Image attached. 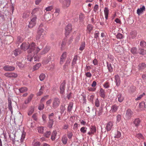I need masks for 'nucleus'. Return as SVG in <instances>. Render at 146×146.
I'll return each mask as SVG.
<instances>
[{
  "label": "nucleus",
  "mask_w": 146,
  "mask_h": 146,
  "mask_svg": "<svg viewBox=\"0 0 146 146\" xmlns=\"http://www.w3.org/2000/svg\"><path fill=\"white\" fill-rule=\"evenodd\" d=\"M42 9L40 8H36L34 9L32 11L31 14L32 15L35 14L36 15H39L42 13Z\"/></svg>",
  "instance_id": "423d86ee"
},
{
  "label": "nucleus",
  "mask_w": 146,
  "mask_h": 146,
  "mask_svg": "<svg viewBox=\"0 0 146 146\" xmlns=\"http://www.w3.org/2000/svg\"><path fill=\"white\" fill-rule=\"evenodd\" d=\"M145 93L143 92L141 94H140L137 96V97L135 98V100L136 101H138L140 100L143 96L145 95Z\"/></svg>",
  "instance_id": "f704fd0d"
},
{
  "label": "nucleus",
  "mask_w": 146,
  "mask_h": 146,
  "mask_svg": "<svg viewBox=\"0 0 146 146\" xmlns=\"http://www.w3.org/2000/svg\"><path fill=\"white\" fill-rule=\"evenodd\" d=\"M23 40V38H22L21 37L19 36H18L17 37V42L18 44H19V43L21 42Z\"/></svg>",
  "instance_id": "6e6d98bb"
},
{
  "label": "nucleus",
  "mask_w": 146,
  "mask_h": 146,
  "mask_svg": "<svg viewBox=\"0 0 146 146\" xmlns=\"http://www.w3.org/2000/svg\"><path fill=\"white\" fill-rule=\"evenodd\" d=\"M121 120V115L119 114H118L116 116V122H119Z\"/></svg>",
  "instance_id": "4d7b16f0"
},
{
  "label": "nucleus",
  "mask_w": 146,
  "mask_h": 146,
  "mask_svg": "<svg viewBox=\"0 0 146 146\" xmlns=\"http://www.w3.org/2000/svg\"><path fill=\"white\" fill-rule=\"evenodd\" d=\"M113 122L112 121H109L107 124L106 129L108 131H110L113 128Z\"/></svg>",
  "instance_id": "9d476101"
},
{
  "label": "nucleus",
  "mask_w": 146,
  "mask_h": 146,
  "mask_svg": "<svg viewBox=\"0 0 146 146\" xmlns=\"http://www.w3.org/2000/svg\"><path fill=\"white\" fill-rule=\"evenodd\" d=\"M117 98L119 102H122L124 100V96L121 94H119L117 95Z\"/></svg>",
  "instance_id": "2eb2a0df"
},
{
  "label": "nucleus",
  "mask_w": 146,
  "mask_h": 146,
  "mask_svg": "<svg viewBox=\"0 0 146 146\" xmlns=\"http://www.w3.org/2000/svg\"><path fill=\"white\" fill-rule=\"evenodd\" d=\"M66 52H64L62 54L60 58V63L61 64H63L64 61V59L66 58Z\"/></svg>",
  "instance_id": "dca6fc26"
},
{
  "label": "nucleus",
  "mask_w": 146,
  "mask_h": 146,
  "mask_svg": "<svg viewBox=\"0 0 146 146\" xmlns=\"http://www.w3.org/2000/svg\"><path fill=\"white\" fill-rule=\"evenodd\" d=\"M26 133L25 132H23L22 133L21 137V142H23L25 138Z\"/></svg>",
  "instance_id": "09e8293b"
},
{
  "label": "nucleus",
  "mask_w": 146,
  "mask_h": 146,
  "mask_svg": "<svg viewBox=\"0 0 146 146\" xmlns=\"http://www.w3.org/2000/svg\"><path fill=\"white\" fill-rule=\"evenodd\" d=\"M27 90V88L26 87H23L19 89V91L21 93L26 92Z\"/></svg>",
  "instance_id": "c9c22d12"
},
{
  "label": "nucleus",
  "mask_w": 146,
  "mask_h": 146,
  "mask_svg": "<svg viewBox=\"0 0 146 146\" xmlns=\"http://www.w3.org/2000/svg\"><path fill=\"white\" fill-rule=\"evenodd\" d=\"M141 122V120L139 118H136L133 121V122L135 125L136 127H138L140 124Z\"/></svg>",
  "instance_id": "6ab92c4d"
},
{
  "label": "nucleus",
  "mask_w": 146,
  "mask_h": 146,
  "mask_svg": "<svg viewBox=\"0 0 146 146\" xmlns=\"http://www.w3.org/2000/svg\"><path fill=\"white\" fill-rule=\"evenodd\" d=\"M51 132L50 131H46L44 134V136L46 137H48L51 134Z\"/></svg>",
  "instance_id": "13d9d810"
},
{
  "label": "nucleus",
  "mask_w": 146,
  "mask_h": 146,
  "mask_svg": "<svg viewBox=\"0 0 146 146\" xmlns=\"http://www.w3.org/2000/svg\"><path fill=\"white\" fill-rule=\"evenodd\" d=\"M66 83L64 81H63L61 84L60 87V94H63L64 93Z\"/></svg>",
  "instance_id": "1a4fd4ad"
},
{
  "label": "nucleus",
  "mask_w": 146,
  "mask_h": 146,
  "mask_svg": "<svg viewBox=\"0 0 146 146\" xmlns=\"http://www.w3.org/2000/svg\"><path fill=\"white\" fill-rule=\"evenodd\" d=\"M60 100L57 97L54 98L53 101L52 107L54 109L58 108L60 104Z\"/></svg>",
  "instance_id": "7ed1b4c3"
},
{
  "label": "nucleus",
  "mask_w": 146,
  "mask_h": 146,
  "mask_svg": "<svg viewBox=\"0 0 146 146\" xmlns=\"http://www.w3.org/2000/svg\"><path fill=\"white\" fill-rule=\"evenodd\" d=\"M85 46V43L84 42L82 43L80 46L79 50H80L82 51L84 49Z\"/></svg>",
  "instance_id": "79ce46f5"
},
{
  "label": "nucleus",
  "mask_w": 146,
  "mask_h": 146,
  "mask_svg": "<svg viewBox=\"0 0 146 146\" xmlns=\"http://www.w3.org/2000/svg\"><path fill=\"white\" fill-rule=\"evenodd\" d=\"M13 52L14 55L15 56H17L20 54L21 51L19 49H16L13 51Z\"/></svg>",
  "instance_id": "72a5a7b5"
},
{
  "label": "nucleus",
  "mask_w": 146,
  "mask_h": 146,
  "mask_svg": "<svg viewBox=\"0 0 146 146\" xmlns=\"http://www.w3.org/2000/svg\"><path fill=\"white\" fill-rule=\"evenodd\" d=\"M95 105L97 107H98L100 106V102L98 99H97L95 101Z\"/></svg>",
  "instance_id": "052dcab7"
},
{
  "label": "nucleus",
  "mask_w": 146,
  "mask_h": 146,
  "mask_svg": "<svg viewBox=\"0 0 146 146\" xmlns=\"http://www.w3.org/2000/svg\"><path fill=\"white\" fill-rule=\"evenodd\" d=\"M99 93L101 97L103 98H105V92L104 90L102 88H101L100 90Z\"/></svg>",
  "instance_id": "5701e85b"
},
{
  "label": "nucleus",
  "mask_w": 146,
  "mask_h": 146,
  "mask_svg": "<svg viewBox=\"0 0 146 146\" xmlns=\"http://www.w3.org/2000/svg\"><path fill=\"white\" fill-rule=\"evenodd\" d=\"M145 108V104L144 102H141L139 104V110L142 111L144 110Z\"/></svg>",
  "instance_id": "4468645a"
},
{
  "label": "nucleus",
  "mask_w": 146,
  "mask_h": 146,
  "mask_svg": "<svg viewBox=\"0 0 146 146\" xmlns=\"http://www.w3.org/2000/svg\"><path fill=\"white\" fill-rule=\"evenodd\" d=\"M30 13L28 12H24L23 15V18H26L29 16Z\"/></svg>",
  "instance_id": "a19ab883"
},
{
  "label": "nucleus",
  "mask_w": 146,
  "mask_h": 146,
  "mask_svg": "<svg viewBox=\"0 0 146 146\" xmlns=\"http://www.w3.org/2000/svg\"><path fill=\"white\" fill-rule=\"evenodd\" d=\"M57 133L56 130L54 131L52 134L51 139L52 141L55 140L56 139V136L57 135Z\"/></svg>",
  "instance_id": "393cba45"
},
{
  "label": "nucleus",
  "mask_w": 146,
  "mask_h": 146,
  "mask_svg": "<svg viewBox=\"0 0 146 146\" xmlns=\"http://www.w3.org/2000/svg\"><path fill=\"white\" fill-rule=\"evenodd\" d=\"M87 29L90 32L92 29V25L88 24L87 26Z\"/></svg>",
  "instance_id": "e2e57ef3"
},
{
  "label": "nucleus",
  "mask_w": 146,
  "mask_h": 146,
  "mask_svg": "<svg viewBox=\"0 0 146 146\" xmlns=\"http://www.w3.org/2000/svg\"><path fill=\"white\" fill-rule=\"evenodd\" d=\"M115 82L116 84V85L117 87H118L120 85V83L119 77L118 75H116L115 76Z\"/></svg>",
  "instance_id": "9b49d317"
},
{
  "label": "nucleus",
  "mask_w": 146,
  "mask_h": 146,
  "mask_svg": "<svg viewBox=\"0 0 146 146\" xmlns=\"http://www.w3.org/2000/svg\"><path fill=\"white\" fill-rule=\"evenodd\" d=\"M121 135V133L119 131H117V133L115 134L114 137L115 138H118L120 137Z\"/></svg>",
  "instance_id": "3c124183"
},
{
  "label": "nucleus",
  "mask_w": 146,
  "mask_h": 146,
  "mask_svg": "<svg viewBox=\"0 0 146 146\" xmlns=\"http://www.w3.org/2000/svg\"><path fill=\"white\" fill-rule=\"evenodd\" d=\"M44 127H38L37 130L38 131V132L40 133H42L43 132L44 129Z\"/></svg>",
  "instance_id": "e433bc0d"
},
{
  "label": "nucleus",
  "mask_w": 146,
  "mask_h": 146,
  "mask_svg": "<svg viewBox=\"0 0 146 146\" xmlns=\"http://www.w3.org/2000/svg\"><path fill=\"white\" fill-rule=\"evenodd\" d=\"M44 87L43 86H41L39 91L37 94L38 96H40L42 93V91L44 90Z\"/></svg>",
  "instance_id": "c03bdc74"
},
{
  "label": "nucleus",
  "mask_w": 146,
  "mask_h": 146,
  "mask_svg": "<svg viewBox=\"0 0 146 146\" xmlns=\"http://www.w3.org/2000/svg\"><path fill=\"white\" fill-rule=\"evenodd\" d=\"M45 75L43 73H41L40 75L39 78L40 80L41 81H42L44 80L45 78Z\"/></svg>",
  "instance_id": "58836bf2"
},
{
  "label": "nucleus",
  "mask_w": 146,
  "mask_h": 146,
  "mask_svg": "<svg viewBox=\"0 0 146 146\" xmlns=\"http://www.w3.org/2000/svg\"><path fill=\"white\" fill-rule=\"evenodd\" d=\"M118 106L116 105H113L112 106L111 108V111L112 112H115L117 110Z\"/></svg>",
  "instance_id": "a211bd4d"
},
{
  "label": "nucleus",
  "mask_w": 146,
  "mask_h": 146,
  "mask_svg": "<svg viewBox=\"0 0 146 146\" xmlns=\"http://www.w3.org/2000/svg\"><path fill=\"white\" fill-rule=\"evenodd\" d=\"M54 8L53 5H51L48 6L45 8L44 11L45 12L50 11H52Z\"/></svg>",
  "instance_id": "cd10ccee"
},
{
  "label": "nucleus",
  "mask_w": 146,
  "mask_h": 146,
  "mask_svg": "<svg viewBox=\"0 0 146 146\" xmlns=\"http://www.w3.org/2000/svg\"><path fill=\"white\" fill-rule=\"evenodd\" d=\"M77 60V56H74L73 60H72V64L73 66H74L76 63V61Z\"/></svg>",
  "instance_id": "4c0bfd02"
},
{
  "label": "nucleus",
  "mask_w": 146,
  "mask_h": 146,
  "mask_svg": "<svg viewBox=\"0 0 146 146\" xmlns=\"http://www.w3.org/2000/svg\"><path fill=\"white\" fill-rule=\"evenodd\" d=\"M72 29L71 25L70 24H68L65 29V35H68L71 32Z\"/></svg>",
  "instance_id": "0eeeda50"
},
{
  "label": "nucleus",
  "mask_w": 146,
  "mask_h": 146,
  "mask_svg": "<svg viewBox=\"0 0 146 146\" xmlns=\"http://www.w3.org/2000/svg\"><path fill=\"white\" fill-rule=\"evenodd\" d=\"M139 53L140 54L144 55L146 54V51L143 49H139Z\"/></svg>",
  "instance_id": "ea45409f"
},
{
  "label": "nucleus",
  "mask_w": 146,
  "mask_h": 146,
  "mask_svg": "<svg viewBox=\"0 0 146 146\" xmlns=\"http://www.w3.org/2000/svg\"><path fill=\"white\" fill-rule=\"evenodd\" d=\"M104 87L106 88H107L110 87L109 83L108 82H106L103 85Z\"/></svg>",
  "instance_id": "5fc2aeb1"
},
{
  "label": "nucleus",
  "mask_w": 146,
  "mask_h": 146,
  "mask_svg": "<svg viewBox=\"0 0 146 146\" xmlns=\"http://www.w3.org/2000/svg\"><path fill=\"white\" fill-rule=\"evenodd\" d=\"M68 139L65 135L63 136L62 138V141L64 144H66L67 143Z\"/></svg>",
  "instance_id": "b1692460"
},
{
  "label": "nucleus",
  "mask_w": 146,
  "mask_h": 146,
  "mask_svg": "<svg viewBox=\"0 0 146 146\" xmlns=\"http://www.w3.org/2000/svg\"><path fill=\"white\" fill-rule=\"evenodd\" d=\"M102 108H100L99 109L98 111H96L95 112V115L97 114L98 116H100L102 114Z\"/></svg>",
  "instance_id": "c756f323"
},
{
  "label": "nucleus",
  "mask_w": 146,
  "mask_h": 146,
  "mask_svg": "<svg viewBox=\"0 0 146 146\" xmlns=\"http://www.w3.org/2000/svg\"><path fill=\"white\" fill-rule=\"evenodd\" d=\"M3 69L6 71H12L15 70V68L12 66L7 65L4 67Z\"/></svg>",
  "instance_id": "ddd939ff"
},
{
  "label": "nucleus",
  "mask_w": 146,
  "mask_h": 146,
  "mask_svg": "<svg viewBox=\"0 0 146 146\" xmlns=\"http://www.w3.org/2000/svg\"><path fill=\"white\" fill-rule=\"evenodd\" d=\"M73 103L72 102L69 103L67 108L68 111L69 112H70L72 110L73 107Z\"/></svg>",
  "instance_id": "c85d7f7f"
},
{
  "label": "nucleus",
  "mask_w": 146,
  "mask_h": 146,
  "mask_svg": "<svg viewBox=\"0 0 146 146\" xmlns=\"http://www.w3.org/2000/svg\"><path fill=\"white\" fill-rule=\"evenodd\" d=\"M145 7L144 5H143L142 7L140 8H138L137 11V14L139 15H140L144 11H145Z\"/></svg>",
  "instance_id": "f8f14e48"
},
{
  "label": "nucleus",
  "mask_w": 146,
  "mask_h": 146,
  "mask_svg": "<svg viewBox=\"0 0 146 146\" xmlns=\"http://www.w3.org/2000/svg\"><path fill=\"white\" fill-rule=\"evenodd\" d=\"M146 67V64L144 63L139 64L138 65V68L139 70H142Z\"/></svg>",
  "instance_id": "2f4dec72"
},
{
  "label": "nucleus",
  "mask_w": 146,
  "mask_h": 146,
  "mask_svg": "<svg viewBox=\"0 0 146 146\" xmlns=\"http://www.w3.org/2000/svg\"><path fill=\"white\" fill-rule=\"evenodd\" d=\"M34 95L31 94L28 97L27 99L25 101V103L26 104L29 103L31 100L32 98L33 97Z\"/></svg>",
  "instance_id": "4be33fe9"
},
{
  "label": "nucleus",
  "mask_w": 146,
  "mask_h": 146,
  "mask_svg": "<svg viewBox=\"0 0 146 146\" xmlns=\"http://www.w3.org/2000/svg\"><path fill=\"white\" fill-rule=\"evenodd\" d=\"M54 123L53 120H49V121L48 123V126L50 128L52 127Z\"/></svg>",
  "instance_id": "a18cd8bd"
},
{
  "label": "nucleus",
  "mask_w": 146,
  "mask_h": 146,
  "mask_svg": "<svg viewBox=\"0 0 146 146\" xmlns=\"http://www.w3.org/2000/svg\"><path fill=\"white\" fill-rule=\"evenodd\" d=\"M41 25H40V26L36 35V39L37 40H40V41H42L45 37L46 34L44 32L43 29L40 27Z\"/></svg>",
  "instance_id": "f03ea898"
},
{
  "label": "nucleus",
  "mask_w": 146,
  "mask_h": 146,
  "mask_svg": "<svg viewBox=\"0 0 146 146\" xmlns=\"http://www.w3.org/2000/svg\"><path fill=\"white\" fill-rule=\"evenodd\" d=\"M131 51V52L133 54H136L137 53V48L135 47L132 48Z\"/></svg>",
  "instance_id": "37998d69"
},
{
  "label": "nucleus",
  "mask_w": 146,
  "mask_h": 146,
  "mask_svg": "<svg viewBox=\"0 0 146 146\" xmlns=\"http://www.w3.org/2000/svg\"><path fill=\"white\" fill-rule=\"evenodd\" d=\"M116 37L117 38L120 39L123 38V36L122 34L120 33H118Z\"/></svg>",
  "instance_id": "864d4df0"
},
{
  "label": "nucleus",
  "mask_w": 146,
  "mask_h": 146,
  "mask_svg": "<svg viewBox=\"0 0 146 146\" xmlns=\"http://www.w3.org/2000/svg\"><path fill=\"white\" fill-rule=\"evenodd\" d=\"M37 17L36 16H35L32 17L31 19V21L29 22V28H32L36 24V20Z\"/></svg>",
  "instance_id": "20e7f679"
},
{
  "label": "nucleus",
  "mask_w": 146,
  "mask_h": 146,
  "mask_svg": "<svg viewBox=\"0 0 146 146\" xmlns=\"http://www.w3.org/2000/svg\"><path fill=\"white\" fill-rule=\"evenodd\" d=\"M8 107L9 110L10 111L11 113H12L13 112V109L11 105L12 102L11 101L10 99H8Z\"/></svg>",
  "instance_id": "a878e982"
},
{
  "label": "nucleus",
  "mask_w": 146,
  "mask_h": 146,
  "mask_svg": "<svg viewBox=\"0 0 146 146\" xmlns=\"http://www.w3.org/2000/svg\"><path fill=\"white\" fill-rule=\"evenodd\" d=\"M86 76L88 78H90L92 76V75L90 72H88L86 73L85 74Z\"/></svg>",
  "instance_id": "338daca9"
},
{
  "label": "nucleus",
  "mask_w": 146,
  "mask_h": 146,
  "mask_svg": "<svg viewBox=\"0 0 146 146\" xmlns=\"http://www.w3.org/2000/svg\"><path fill=\"white\" fill-rule=\"evenodd\" d=\"M71 62V59H68L66 61L65 64L64 65V66L65 67L66 66H68L70 63Z\"/></svg>",
  "instance_id": "69168bd1"
},
{
  "label": "nucleus",
  "mask_w": 146,
  "mask_h": 146,
  "mask_svg": "<svg viewBox=\"0 0 146 146\" xmlns=\"http://www.w3.org/2000/svg\"><path fill=\"white\" fill-rule=\"evenodd\" d=\"M20 47L21 49L24 51L27 50V52L29 53H33L36 54L42 49L43 46H37L34 42L30 44L28 42H25L21 45Z\"/></svg>",
  "instance_id": "f257e3e1"
},
{
  "label": "nucleus",
  "mask_w": 146,
  "mask_h": 146,
  "mask_svg": "<svg viewBox=\"0 0 146 146\" xmlns=\"http://www.w3.org/2000/svg\"><path fill=\"white\" fill-rule=\"evenodd\" d=\"M50 50V48L49 47H46L40 53V55L44 54L48 52Z\"/></svg>",
  "instance_id": "412c9836"
},
{
  "label": "nucleus",
  "mask_w": 146,
  "mask_h": 146,
  "mask_svg": "<svg viewBox=\"0 0 146 146\" xmlns=\"http://www.w3.org/2000/svg\"><path fill=\"white\" fill-rule=\"evenodd\" d=\"M109 10L108 7H105L104 8V13L105 16V18L106 20L108 19V15L109 13Z\"/></svg>",
  "instance_id": "f3484780"
},
{
  "label": "nucleus",
  "mask_w": 146,
  "mask_h": 146,
  "mask_svg": "<svg viewBox=\"0 0 146 146\" xmlns=\"http://www.w3.org/2000/svg\"><path fill=\"white\" fill-rule=\"evenodd\" d=\"M140 45L142 47H144L146 46V42L143 41H141L140 42Z\"/></svg>",
  "instance_id": "bf43d9fd"
},
{
  "label": "nucleus",
  "mask_w": 146,
  "mask_h": 146,
  "mask_svg": "<svg viewBox=\"0 0 146 146\" xmlns=\"http://www.w3.org/2000/svg\"><path fill=\"white\" fill-rule=\"evenodd\" d=\"M44 104H43L41 103L39 105L38 109L39 110H42L44 109Z\"/></svg>",
  "instance_id": "de8ad7c7"
},
{
  "label": "nucleus",
  "mask_w": 146,
  "mask_h": 146,
  "mask_svg": "<svg viewBox=\"0 0 146 146\" xmlns=\"http://www.w3.org/2000/svg\"><path fill=\"white\" fill-rule=\"evenodd\" d=\"M41 64L40 63H38L35 65L33 67V71L38 70L41 66Z\"/></svg>",
  "instance_id": "473e14b6"
},
{
  "label": "nucleus",
  "mask_w": 146,
  "mask_h": 146,
  "mask_svg": "<svg viewBox=\"0 0 146 146\" xmlns=\"http://www.w3.org/2000/svg\"><path fill=\"white\" fill-rule=\"evenodd\" d=\"M5 76L8 78H16L18 76L17 74L14 72L6 73L4 74Z\"/></svg>",
  "instance_id": "6e6552de"
},
{
  "label": "nucleus",
  "mask_w": 146,
  "mask_h": 146,
  "mask_svg": "<svg viewBox=\"0 0 146 146\" xmlns=\"http://www.w3.org/2000/svg\"><path fill=\"white\" fill-rule=\"evenodd\" d=\"M60 2L62 4V7L64 9H66L68 7L70 4H69L68 5H67V2H66V1L65 0L63 2L60 0Z\"/></svg>",
  "instance_id": "aec40b11"
},
{
  "label": "nucleus",
  "mask_w": 146,
  "mask_h": 146,
  "mask_svg": "<svg viewBox=\"0 0 146 146\" xmlns=\"http://www.w3.org/2000/svg\"><path fill=\"white\" fill-rule=\"evenodd\" d=\"M87 128L85 127H82L80 129V131L84 133H85L86 132Z\"/></svg>",
  "instance_id": "49530a36"
},
{
  "label": "nucleus",
  "mask_w": 146,
  "mask_h": 146,
  "mask_svg": "<svg viewBox=\"0 0 146 146\" xmlns=\"http://www.w3.org/2000/svg\"><path fill=\"white\" fill-rule=\"evenodd\" d=\"M33 59V57L32 56L30 55H29L27 56V60L28 61H31Z\"/></svg>",
  "instance_id": "680f3d73"
},
{
  "label": "nucleus",
  "mask_w": 146,
  "mask_h": 146,
  "mask_svg": "<svg viewBox=\"0 0 146 146\" xmlns=\"http://www.w3.org/2000/svg\"><path fill=\"white\" fill-rule=\"evenodd\" d=\"M33 146H40V143L39 142H33Z\"/></svg>",
  "instance_id": "0e129e2a"
},
{
  "label": "nucleus",
  "mask_w": 146,
  "mask_h": 146,
  "mask_svg": "<svg viewBox=\"0 0 146 146\" xmlns=\"http://www.w3.org/2000/svg\"><path fill=\"white\" fill-rule=\"evenodd\" d=\"M133 114V112L130 109H127L126 111L125 118L127 120H129L131 119Z\"/></svg>",
  "instance_id": "39448f33"
},
{
  "label": "nucleus",
  "mask_w": 146,
  "mask_h": 146,
  "mask_svg": "<svg viewBox=\"0 0 146 146\" xmlns=\"http://www.w3.org/2000/svg\"><path fill=\"white\" fill-rule=\"evenodd\" d=\"M17 65L20 68H22L24 67V65L23 64L21 63V62H17Z\"/></svg>",
  "instance_id": "603ef678"
},
{
  "label": "nucleus",
  "mask_w": 146,
  "mask_h": 146,
  "mask_svg": "<svg viewBox=\"0 0 146 146\" xmlns=\"http://www.w3.org/2000/svg\"><path fill=\"white\" fill-rule=\"evenodd\" d=\"M34 111V108L33 107H31L29 110L28 115L30 116L33 113Z\"/></svg>",
  "instance_id": "bb28decb"
},
{
  "label": "nucleus",
  "mask_w": 146,
  "mask_h": 146,
  "mask_svg": "<svg viewBox=\"0 0 146 146\" xmlns=\"http://www.w3.org/2000/svg\"><path fill=\"white\" fill-rule=\"evenodd\" d=\"M91 131L92 132V133H94L96 131V127H92L91 128Z\"/></svg>",
  "instance_id": "774afa93"
},
{
  "label": "nucleus",
  "mask_w": 146,
  "mask_h": 146,
  "mask_svg": "<svg viewBox=\"0 0 146 146\" xmlns=\"http://www.w3.org/2000/svg\"><path fill=\"white\" fill-rule=\"evenodd\" d=\"M108 58L109 60L111 62H112L114 60V57L113 56L110 55L109 54L108 56Z\"/></svg>",
  "instance_id": "8fccbe9b"
},
{
  "label": "nucleus",
  "mask_w": 146,
  "mask_h": 146,
  "mask_svg": "<svg viewBox=\"0 0 146 146\" xmlns=\"http://www.w3.org/2000/svg\"><path fill=\"white\" fill-rule=\"evenodd\" d=\"M107 66L108 69V71L110 72H111L113 71V68L112 67L111 65V64L107 62Z\"/></svg>",
  "instance_id": "7c9ffc66"
}]
</instances>
